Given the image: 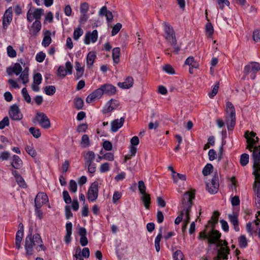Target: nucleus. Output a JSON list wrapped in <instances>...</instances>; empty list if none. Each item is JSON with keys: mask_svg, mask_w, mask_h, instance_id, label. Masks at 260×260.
<instances>
[{"mask_svg": "<svg viewBox=\"0 0 260 260\" xmlns=\"http://www.w3.org/2000/svg\"><path fill=\"white\" fill-rule=\"evenodd\" d=\"M244 137L247 143V148L252 151V159L253 161V174L255 177V191L258 198H260V146H254L258 141L259 139L256 137V134L253 132L246 131Z\"/></svg>", "mask_w": 260, "mask_h": 260, "instance_id": "1", "label": "nucleus"}, {"mask_svg": "<svg viewBox=\"0 0 260 260\" xmlns=\"http://www.w3.org/2000/svg\"><path fill=\"white\" fill-rule=\"evenodd\" d=\"M221 234L220 232L212 229L209 232L205 231L199 233V239H206L209 244H216L217 248V255L216 258L218 260L228 259V254L230 249L228 246V243L226 240H220Z\"/></svg>", "mask_w": 260, "mask_h": 260, "instance_id": "2", "label": "nucleus"}, {"mask_svg": "<svg viewBox=\"0 0 260 260\" xmlns=\"http://www.w3.org/2000/svg\"><path fill=\"white\" fill-rule=\"evenodd\" d=\"M32 228H30L28 231V234L25 240V249L26 253L30 255L33 254V248L36 246L37 251L45 250V247L43 244L42 238L39 234H36L33 236Z\"/></svg>", "mask_w": 260, "mask_h": 260, "instance_id": "3", "label": "nucleus"}, {"mask_svg": "<svg viewBox=\"0 0 260 260\" xmlns=\"http://www.w3.org/2000/svg\"><path fill=\"white\" fill-rule=\"evenodd\" d=\"M163 26L164 37L174 49L173 51H171L170 49H166L165 51V53L169 55L171 53L173 52L175 54H178L180 51V46L177 44L175 32L173 28L166 22H163Z\"/></svg>", "mask_w": 260, "mask_h": 260, "instance_id": "4", "label": "nucleus"}, {"mask_svg": "<svg viewBox=\"0 0 260 260\" xmlns=\"http://www.w3.org/2000/svg\"><path fill=\"white\" fill-rule=\"evenodd\" d=\"M194 198V189L187 191L184 193L182 200V210L181 211L180 214L175 220V223L176 224H179L181 222L184 214H186V217L189 218L188 215L192 205V201Z\"/></svg>", "mask_w": 260, "mask_h": 260, "instance_id": "5", "label": "nucleus"}, {"mask_svg": "<svg viewBox=\"0 0 260 260\" xmlns=\"http://www.w3.org/2000/svg\"><path fill=\"white\" fill-rule=\"evenodd\" d=\"M225 123L229 131L233 130L236 124V112L234 105L230 102L226 103Z\"/></svg>", "mask_w": 260, "mask_h": 260, "instance_id": "6", "label": "nucleus"}, {"mask_svg": "<svg viewBox=\"0 0 260 260\" xmlns=\"http://www.w3.org/2000/svg\"><path fill=\"white\" fill-rule=\"evenodd\" d=\"M206 189L211 194L217 192L219 188L218 173L216 171L211 180L206 182Z\"/></svg>", "mask_w": 260, "mask_h": 260, "instance_id": "7", "label": "nucleus"}, {"mask_svg": "<svg viewBox=\"0 0 260 260\" xmlns=\"http://www.w3.org/2000/svg\"><path fill=\"white\" fill-rule=\"evenodd\" d=\"M259 70L260 63L257 62L252 61L244 67L243 73L245 76L251 73V78L254 79L255 78V74Z\"/></svg>", "mask_w": 260, "mask_h": 260, "instance_id": "8", "label": "nucleus"}, {"mask_svg": "<svg viewBox=\"0 0 260 260\" xmlns=\"http://www.w3.org/2000/svg\"><path fill=\"white\" fill-rule=\"evenodd\" d=\"M99 194V183L97 181H94L92 183L88 188L87 198L89 201L93 202H95Z\"/></svg>", "mask_w": 260, "mask_h": 260, "instance_id": "9", "label": "nucleus"}, {"mask_svg": "<svg viewBox=\"0 0 260 260\" xmlns=\"http://www.w3.org/2000/svg\"><path fill=\"white\" fill-rule=\"evenodd\" d=\"M36 119L42 127L47 129L50 127V120L44 113L38 112L36 114Z\"/></svg>", "mask_w": 260, "mask_h": 260, "instance_id": "10", "label": "nucleus"}, {"mask_svg": "<svg viewBox=\"0 0 260 260\" xmlns=\"http://www.w3.org/2000/svg\"><path fill=\"white\" fill-rule=\"evenodd\" d=\"M66 68L63 66H59L57 70V76L60 78L65 77L67 74H72L73 66L71 63L68 61L65 64Z\"/></svg>", "mask_w": 260, "mask_h": 260, "instance_id": "11", "label": "nucleus"}, {"mask_svg": "<svg viewBox=\"0 0 260 260\" xmlns=\"http://www.w3.org/2000/svg\"><path fill=\"white\" fill-rule=\"evenodd\" d=\"M44 13V10L41 8H36L34 12L31 11V8L27 11L26 18L29 22H31L35 19L36 20H40L41 16Z\"/></svg>", "mask_w": 260, "mask_h": 260, "instance_id": "12", "label": "nucleus"}, {"mask_svg": "<svg viewBox=\"0 0 260 260\" xmlns=\"http://www.w3.org/2000/svg\"><path fill=\"white\" fill-rule=\"evenodd\" d=\"M9 115L13 120L18 121L23 118V115L20 112L18 105L14 104L10 107Z\"/></svg>", "mask_w": 260, "mask_h": 260, "instance_id": "13", "label": "nucleus"}, {"mask_svg": "<svg viewBox=\"0 0 260 260\" xmlns=\"http://www.w3.org/2000/svg\"><path fill=\"white\" fill-rule=\"evenodd\" d=\"M13 10L11 7L6 10L3 17V27L6 29L12 20Z\"/></svg>", "mask_w": 260, "mask_h": 260, "instance_id": "14", "label": "nucleus"}, {"mask_svg": "<svg viewBox=\"0 0 260 260\" xmlns=\"http://www.w3.org/2000/svg\"><path fill=\"white\" fill-rule=\"evenodd\" d=\"M48 201L47 194L44 192H39L35 199V206L42 207Z\"/></svg>", "mask_w": 260, "mask_h": 260, "instance_id": "15", "label": "nucleus"}, {"mask_svg": "<svg viewBox=\"0 0 260 260\" xmlns=\"http://www.w3.org/2000/svg\"><path fill=\"white\" fill-rule=\"evenodd\" d=\"M98 37V32L97 30H93L92 32L88 31L85 35L84 42L86 45L89 44L91 42L95 43L97 41Z\"/></svg>", "mask_w": 260, "mask_h": 260, "instance_id": "16", "label": "nucleus"}, {"mask_svg": "<svg viewBox=\"0 0 260 260\" xmlns=\"http://www.w3.org/2000/svg\"><path fill=\"white\" fill-rule=\"evenodd\" d=\"M124 121L125 118L124 117H121L120 119H117L113 120L111 122V132H117L118 130L123 126Z\"/></svg>", "mask_w": 260, "mask_h": 260, "instance_id": "17", "label": "nucleus"}, {"mask_svg": "<svg viewBox=\"0 0 260 260\" xmlns=\"http://www.w3.org/2000/svg\"><path fill=\"white\" fill-rule=\"evenodd\" d=\"M101 87L103 91V93L108 95H112L115 94L116 88L115 86L110 84H105L102 85Z\"/></svg>", "mask_w": 260, "mask_h": 260, "instance_id": "18", "label": "nucleus"}, {"mask_svg": "<svg viewBox=\"0 0 260 260\" xmlns=\"http://www.w3.org/2000/svg\"><path fill=\"white\" fill-rule=\"evenodd\" d=\"M134 84L133 78L131 76L127 77L123 82H118L117 85L122 89H128L133 86Z\"/></svg>", "mask_w": 260, "mask_h": 260, "instance_id": "19", "label": "nucleus"}, {"mask_svg": "<svg viewBox=\"0 0 260 260\" xmlns=\"http://www.w3.org/2000/svg\"><path fill=\"white\" fill-rule=\"evenodd\" d=\"M11 165L15 169H20L23 166V161L19 156L13 155L12 157Z\"/></svg>", "mask_w": 260, "mask_h": 260, "instance_id": "20", "label": "nucleus"}, {"mask_svg": "<svg viewBox=\"0 0 260 260\" xmlns=\"http://www.w3.org/2000/svg\"><path fill=\"white\" fill-rule=\"evenodd\" d=\"M12 174L14 176L17 184L20 187L25 188L27 187V184L22 177L15 170L12 171Z\"/></svg>", "mask_w": 260, "mask_h": 260, "instance_id": "21", "label": "nucleus"}, {"mask_svg": "<svg viewBox=\"0 0 260 260\" xmlns=\"http://www.w3.org/2000/svg\"><path fill=\"white\" fill-rule=\"evenodd\" d=\"M96 57V54L94 52H89L86 56V63L88 68H92L94 60Z\"/></svg>", "mask_w": 260, "mask_h": 260, "instance_id": "22", "label": "nucleus"}, {"mask_svg": "<svg viewBox=\"0 0 260 260\" xmlns=\"http://www.w3.org/2000/svg\"><path fill=\"white\" fill-rule=\"evenodd\" d=\"M52 39L51 38V32L49 30H46L44 32V36L42 42V45L47 47L51 44Z\"/></svg>", "mask_w": 260, "mask_h": 260, "instance_id": "23", "label": "nucleus"}, {"mask_svg": "<svg viewBox=\"0 0 260 260\" xmlns=\"http://www.w3.org/2000/svg\"><path fill=\"white\" fill-rule=\"evenodd\" d=\"M42 27L40 20H35L32 23L30 31L34 36H36L40 31Z\"/></svg>", "mask_w": 260, "mask_h": 260, "instance_id": "24", "label": "nucleus"}, {"mask_svg": "<svg viewBox=\"0 0 260 260\" xmlns=\"http://www.w3.org/2000/svg\"><path fill=\"white\" fill-rule=\"evenodd\" d=\"M75 69L76 71V75L75 76L76 79H79L83 75L84 69L81 66V63L79 61L75 62Z\"/></svg>", "mask_w": 260, "mask_h": 260, "instance_id": "25", "label": "nucleus"}, {"mask_svg": "<svg viewBox=\"0 0 260 260\" xmlns=\"http://www.w3.org/2000/svg\"><path fill=\"white\" fill-rule=\"evenodd\" d=\"M219 215V212L217 211L213 212L211 220L208 221V223L211 224V228H215V224L218 222Z\"/></svg>", "mask_w": 260, "mask_h": 260, "instance_id": "26", "label": "nucleus"}, {"mask_svg": "<svg viewBox=\"0 0 260 260\" xmlns=\"http://www.w3.org/2000/svg\"><path fill=\"white\" fill-rule=\"evenodd\" d=\"M23 236V232L21 230H18L16 233L15 238V245L16 248L19 249L21 247V243Z\"/></svg>", "mask_w": 260, "mask_h": 260, "instance_id": "27", "label": "nucleus"}, {"mask_svg": "<svg viewBox=\"0 0 260 260\" xmlns=\"http://www.w3.org/2000/svg\"><path fill=\"white\" fill-rule=\"evenodd\" d=\"M120 49L119 47H115L112 50V58L113 62L117 64L119 62Z\"/></svg>", "mask_w": 260, "mask_h": 260, "instance_id": "28", "label": "nucleus"}, {"mask_svg": "<svg viewBox=\"0 0 260 260\" xmlns=\"http://www.w3.org/2000/svg\"><path fill=\"white\" fill-rule=\"evenodd\" d=\"M229 218L230 222L233 224L235 230L236 231H239V228L237 216L235 215L229 214Z\"/></svg>", "mask_w": 260, "mask_h": 260, "instance_id": "29", "label": "nucleus"}, {"mask_svg": "<svg viewBox=\"0 0 260 260\" xmlns=\"http://www.w3.org/2000/svg\"><path fill=\"white\" fill-rule=\"evenodd\" d=\"M162 238V227L159 229V233L157 235L154 241V245L155 250L157 252H159L160 250V241Z\"/></svg>", "mask_w": 260, "mask_h": 260, "instance_id": "30", "label": "nucleus"}, {"mask_svg": "<svg viewBox=\"0 0 260 260\" xmlns=\"http://www.w3.org/2000/svg\"><path fill=\"white\" fill-rule=\"evenodd\" d=\"M95 154L93 151H88L84 157L85 164H86L93 162V160L95 159Z\"/></svg>", "mask_w": 260, "mask_h": 260, "instance_id": "31", "label": "nucleus"}, {"mask_svg": "<svg viewBox=\"0 0 260 260\" xmlns=\"http://www.w3.org/2000/svg\"><path fill=\"white\" fill-rule=\"evenodd\" d=\"M142 194V196L141 197V200L143 201L145 208L146 209H148L151 203L150 194L146 193Z\"/></svg>", "mask_w": 260, "mask_h": 260, "instance_id": "32", "label": "nucleus"}, {"mask_svg": "<svg viewBox=\"0 0 260 260\" xmlns=\"http://www.w3.org/2000/svg\"><path fill=\"white\" fill-rule=\"evenodd\" d=\"M74 106L77 110L82 109L84 105L83 100L80 97L76 98L74 100Z\"/></svg>", "mask_w": 260, "mask_h": 260, "instance_id": "33", "label": "nucleus"}, {"mask_svg": "<svg viewBox=\"0 0 260 260\" xmlns=\"http://www.w3.org/2000/svg\"><path fill=\"white\" fill-rule=\"evenodd\" d=\"M19 78L22 80V83L25 84L28 82V70L26 68L25 69L24 71L21 74Z\"/></svg>", "mask_w": 260, "mask_h": 260, "instance_id": "34", "label": "nucleus"}, {"mask_svg": "<svg viewBox=\"0 0 260 260\" xmlns=\"http://www.w3.org/2000/svg\"><path fill=\"white\" fill-rule=\"evenodd\" d=\"M56 91V88L54 86L49 85L44 88V92L48 95H53Z\"/></svg>", "mask_w": 260, "mask_h": 260, "instance_id": "35", "label": "nucleus"}, {"mask_svg": "<svg viewBox=\"0 0 260 260\" xmlns=\"http://www.w3.org/2000/svg\"><path fill=\"white\" fill-rule=\"evenodd\" d=\"M213 167L212 164H208L203 169L202 172L204 176L209 175L213 171Z\"/></svg>", "mask_w": 260, "mask_h": 260, "instance_id": "36", "label": "nucleus"}, {"mask_svg": "<svg viewBox=\"0 0 260 260\" xmlns=\"http://www.w3.org/2000/svg\"><path fill=\"white\" fill-rule=\"evenodd\" d=\"M81 145L83 147H87L90 145L89 139L87 135H83L81 140Z\"/></svg>", "mask_w": 260, "mask_h": 260, "instance_id": "37", "label": "nucleus"}, {"mask_svg": "<svg viewBox=\"0 0 260 260\" xmlns=\"http://www.w3.org/2000/svg\"><path fill=\"white\" fill-rule=\"evenodd\" d=\"M239 245L241 248H245L247 246V240L244 235H241L239 238Z\"/></svg>", "mask_w": 260, "mask_h": 260, "instance_id": "38", "label": "nucleus"}, {"mask_svg": "<svg viewBox=\"0 0 260 260\" xmlns=\"http://www.w3.org/2000/svg\"><path fill=\"white\" fill-rule=\"evenodd\" d=\"M174 260H185L184 255L180 250H177L173 255Z\"/></svg>", "mask_w": 260, "mask_h": 260, "instance_id": "39", "label": "nucleus"}, {"mask_svg": "<svg viewBox=\"0 0 260 260\" xmlns=\"http://www.w3.org/2000/svg\"><path fill=\"white\" fill-rule=\"evenodd\" d=\"M29 132L36 138H39L41 135L40 130L35 127H30Z\"/></svg>", "mask_w": 260, "mask_h": 260, "instance_id": "40", "label": "nucleus"}, {"mask_svg": "<svg viewBox=\"0 0 260 260\" xmlns=\"http://www.w3.org/2000/svg\"><path fill=\"white\" fill-rule=\"evenodd\" d=\"M240 161L242 166H246L249 162V155L246 153L242 154L240 156Z\"/></svg>", "mask_w": 260, "mask_h": 260, "instance_id": "41", "label": "nucleus"}, {"mask_svg": "<svg viewBox=\"0 0 260 260\" xmlns=\"http://www.w3.org/2000/svg\"><path fill=\"white\" fill-rule=\"evenodd\" d=\"M21 93L24 100L27 103H30L31 101V98L27 92V89L25 87L22 88Z\"/></svg>", "mask_w": 260, "mask_h": 260, "instance_id": "42", "label": "nucleus"}, {"mask_svg": "<svg viewBox=\"0 0 260 260\" xmlns=\"http://www.w3.org/2000/svg\"><path fill=\"white\" fill-rule=\"evenodd\" d=\"M83 31L80 27L75 29L73 34V38L75 40H78L79 38L83 35Z\"/></svg>", "mask_w": 260, "mask_h": 260, "instance_id": "43", "label": "nucleus"}, {"mask_svg": "<svg viewBox=\"0 0 260 260\" xmlns=\"http://www.w3.org/2000/svg\"><path fill=\"white\" fill-rule=\"evenodd\" d=\"M69 189L71 192L73 193H75L77 191V184L75 180H70L69 185Z\"/></svg>", "mask_w": 260, "mask_h": 260, "instance_id": "44", "label": "nucleus"}, {"mask_svg": "<svg viewBox=\"0 0 260 260\" xmlns=\"http://www.w3.org/2000/svg\"><path fill=\"white\" fill-rule=\"evenodd\" d=\"M25 150L32 157H35L37 156V152L33 147L27 145L25 147Z\"/></svg>", "mask_w": 260, "mask_h": 260, "instance_id": "45", "label": "nucleus"}, {"mask_svg": "<svg viewBox=\"0 0 260 260\" xmlns=\"http://www.w3.org/2000/svg\"><path fill=\"white\" fill-rule=\"evenodd\" d=\"M172 178L175 183H177L179 179L182 181H185L186 179V176L185 175L177 173H176L175 175H173Z\"/></svg>", "mask_w": 260, "mask_h": 260, "instance_id": "46", "label": "nucleus"}, {"mask_svg": "<svg viewBox=\"0 0 260 260\" xmlns=\"http://www.w3.org/2000/svg\"><path fill=\"white\" fill-rule=\"evenodd\" d=\"M12 71L16 75H18L22 71V68L19 63H15L14 67L12 68Z\"/></svg>", "mask_w": 260, "mask_h": 260, "instance_id": "47", "label": "nucleus"}, {"mask_svg": "<svg viewBox=\"0 0 260 260\" xmlns=\"http://www.w3.org/2000/svg\"><path fill=\"white\" fill-rule=\"evenodd\" d=\"M8 55L11 58H14L16 56L17 53L16 51L13 49V47L9 45L7 48Z\"/></svg>", "mask_w": 260, "mask_h": 260, "instance_id": "48", "label": "nucleus"}, {"mask_svg": "<svg viewBox=\"0 0 260 260\" xmlns=\"http://www.w3.org/2000/svg\"><path fill=\"white\" fill-rule=\"evenodd\" d=\"M99 158H103V159L107 160L109 161H112L114 160V154L111 152L106 153L103 156H99Z\"/></svg>", "mask_w": 260, "mask_h": 260, "instance_id": "49", "label": "nucleus"}, {"mask_svg": "<svg viewBox=\"0 0 260 260\" xmlns=\"http://www.w3.org/2000/svg\"><path fill=\"white\" fill-rule=\"evenodd\" d=\"M122 27V24L120 23H116L112 28L111 35L112 36L116 35Z\"/></svg>", "mask_w": 260, "mask_h": 260, "instance_id": "50", "label": "nucleus"}, {"mask_svg": "<svg viewBox=\"0 0 260 260\" xmlns=\"http://www.w3.org/2000/svg\"><path fill=\"white\" fill-rule=\"evenodd\" d=\"M62 197L64 201L67 204H70L72 202V199L70 197L69 192L67 190H63L62 192Z\"/></svg>", "mask_w": 260, "mask_h": 260, "instance_id": "51", "label": "nucleus"}, {"mask_svg": "<svg viewBox=\"0 0 260 260\" xmlns=\"http://www.w3.org/2000/svg\"><path fill=\"white\" fill-rule=\"evenodd\" d=\"M42 80V75L40 73H37L34 76V83L39 85L41 83Z\"/></svg>", "mask_w": 260, "mask_h": 260, "instance_id": "52", "label": "nucleus"}, {"mask_svg": "<svg viewBox=\"0 0 260 260\" xmlns=\"http://www.w3.org/2000/svg\"><path fill=\"white\" fill-rule=\"evenodd\" d=\"M219 89V82H217L213 87L212 91L208 93L210 98H213L218 92Z\"/></svg>", "mask_w": 260, "mask_h": 260, "instance_id": "53", "label": "nucleus"}, {"mask_svg": "<svg viewBox=\"0 0 260 260\" xmlns=\"http://www.w3.org/2000/svg\"><path fill=\"white\" fill-rule=\"evenodd\" d=\"M163 70L169 74H175V70L170 64H166L162 67Z\"/></svg>", "mask_w": 260, "mask_h": 260, "instance_id": "54", "label": "nucleus"}, {"mask_svg": "<svg viewBox=\"0 0 260 260\" xmlns=\"http://www.w3.org/2000/svg\"><path fill=\"white\" fill-rule=\"evenodd\" d=\"M9 125V118L6 116L5 117L2 121H0V129H4L6 126Z\"/></svg>", "mask_w": 260, "mask_h": 260, "instance_id": "55", "label": "nucleus"}, {"mask_svg": "<svg viewBox=\"0 0 260 260\" xmlns=\"http://www.w3.org/2000/svg\"><path fill=\"white\" fill-rule=\"evenodd\" d=\"M46 57V54L42 51L39 52L36 56V59L39 62H42Z\"/></svg>", "mask_w": 260, "mask_h": 260, "instance_id": "56", "label": "nucleus"}, {"mask_svg": "<svg viewBox=\"0 0 260 260\" xmlns=\"http://www.w3.org/2000/svg\"><path fill=\"white\" fill-rule=\"evenodd\" d=\"M92 93L94 94L96 99H100L102 97V95L104 94L101 86L99 88H98L95 89L94 91H93L92 92Z\"/></svg>", "mask_w": 260, "mask_h": 260, "instance_id": "57", "label": "nucleus"}, {"mask_svg": "<svg viewBox=\"0 0 260 260\" xmlns=\"http://www.w3.org/2000/svg\"><path fill=\"white\" fill-rule=\"evenodd\" d=\"M208 156L209 160L212 161L217 158V154L215 150L212 149L209 150Z\"/></svg>", "mask_w": 260, "mask_h": 260, "instance_id": "58", "label": "nucleus"}, {"mask_svg": "<svg viewBox=\"0 0 260 260\" xmlns=\"http://www.w3.org/2000/svg\"><path fill=\"white\" fill-rule=\"evenodd\" d=\"M89 10V5L87 3H82L80 5V12L86 14Z\"/></svg>", "mask_w": 260, "mask_h": 260, "instance_id": "59", "label": "nucleus"}, {"mask_svg": "<svg viewBox=\"0 0 260 260\" xmlns=\"http://www.w3.org/2000/svg\"><path fill=\"white\" fill-rule=\"evenodd\" d=\"M138 188L141 194L146 193V186L143 181L140 180L138 182Z\"/></svg>", "mask_w": 260, "mask_h": 260, "instance_id": "60", "label": "nucleus"}, {"mask_svg": "<svg viewBox=\"0 0 260 260\" xmlns=\"http://www.w3.org/2000/svg\"><path fill=\"white\" fill-rule=\"evenodd\" d=\"M110 170L109 164L105 162L101 165L100 167V171L101 173H105Z\"/></svg>", "mask_w": 260, "mask_h": 260, "instance_id": "61", "label": "nucleus"}, {"mask_svg": "<svg viewBox=\"0 0 260 260\" xmlns=\"http://www.w3.org/2000/svg\"><path fill=\"white\" fill-rule=\"evenodd\" d=\"M86 166H88V172L91 174H93L96 171L95 164L92 162L91 163H88L85 164Z\"/></svg>", "mask_w": 260, "mask_h": 260, "instance_id": "62", "label": "nucleus"}, {"mask_svg": "<svg viewBox=\"0 0 260 260\" xmlns=\"http://www.w3.org/2000/svg\"><path fill=\"white\" fill-rule=\"evenodd\" d=\"M103 147L105 150L110 151L112 149V144L111 142L106 140L103 142Z\"/></svg>", "mask_w": 260, "mask_h": 260, "instance_id": "63", "label": "nucleus"}, {"mask_svg": "<svg viewBox=\"0 0 260 260\" xmlns=\"http://www.w3.org/2000/svg\"><path fill=\"white\" fill-rule=\"evenodd\" d=\"M206 29L207 33L208 34L209 36L211 37L214 32L213 27L211 23H208L206 24Z\"/></svg>", "mask_w": 260, "mask_h": 260, "instance_id": "64", "label": "nucleus"}]
</instances>
